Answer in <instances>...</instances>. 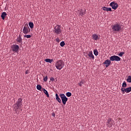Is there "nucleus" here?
Wrapping results in <instances>:
<instances>
[{"label": "nucleus", "mask_w": 131, "mask_h": 131, "mask_svg": "<svg viewBox=\"0 0 131 131\" xmlns=\"http://www.w3.org/2000/svg\"><path fill=\"white\" fill-rule=\"evenodd\" d=\"M127 82H131V76H128L127 78Z\"/></svg>", "instance_id": "25"}, {"label": "nucleus", "mask_w": 131, "mask_h": 131, "mask_svg": "<svg viewBox=\"0 0 131 131\" xmlns=\"http://www.w3.org/2000/svg\"><path fill=\"white\" fill-rule=\"evenodd\" d=\"M110 60L111 61H116L117 62H118L121 60V58L118 56L113 55L110 57Z\"/></svg>", "instance_id": "8"}, {"label": "nucleus", "mask_w": 131, "mask_h": 131, "mask_svg": "<svg viewBox=\"0 0 131 131\" xmlns=\"http://www.w3.org/2000/svg\"><path fill=\"white\" fill-rule=\"evenodd\" d=\"M59 97L61 98V101H62L63 105H66V102H67L68 101V98H67V97H66V96H65V94H60Z\"/></svg>", "instance_id": "6"}, {"label": "nucleus", "mask_w": 131, "mask_h": 131, "mask_svg": "<svg viewBox=\"0 0 131 131\" xmlns=\"http://www.w3.org/2000/svg\"><path fill=\"white\" fill-rule=\"evenodd\" d=\"M55 116H56V115H55V114H52V116L55 117Z\"/></svg>", "instance_id": "36"}, {"label": "nucleus", "mask_w": 131, "mask_h": 131, "mask_svg": "<svg viewBox=\"0 0 131 131\" xmlns=\"http://www.w3.org/2000/svg\"><path fill=\"white\" fill-rule=\"evenodd\" d=\"M23 32L24 34H28V33L30 32V28L28 26V24L25 25L23 30Z\"/></svg>", "instance_id": "5"}, {"label": "nucleus", "mask_w": 131, "mask_h": 131, "mask_svg": "<svg viewBox=\"0 0 131 131\" xmlns=\"http://www.w3.org/2000/svg\"><path fill=\"white\" fill-rule=\"evenodd\" d=\"M24 36L27 38H30L31 37V35H25Z\"/></svg>", "instance_id": "29"}, {"label": "nucleus", "mask_w": 131, "mask_h": 131, "mask_svg": "<svg viewBox=\"0 0 131 131\" xmlns=\"http://www.w3.org/2000/svg\"><path fill=\"white\" fill-rule=\"evenodd\" d=\"M45 61L48 62V63H51L53 62V59L47 58L45 59Z\"/></svg>", "instance_id": "23"}, {"label": "nucleus", "mask_w": 131, "mask_h": 131, "mask_svg": "<svg viewBox=\"0 0 131 131\" xmlns=\"http://www.w3.org/2000/svg\"><path fill=\"white\" fill-rule=\"evenodd\" d=\"M36 88L37 90H38V91H40V90H41V86H40V85H37Z\"/></svg>", "instance_id": "28"}, {"label": "nucleus", "mask_w": 131, "mask_h": 131, "mask_svg": "<svg viewBox=\"0 0 131 131\" xmlns=\"http://www.w3.org/2000/svg\"><path fill=\"white\" fill-rule=\"evenodd\" d=\"M94 54L96 56H98V55H99V52H98V50L97 49H95L94 50Z\"/></svg>", "instance_id": "22"}, {"label": "nucleus", "mask_w": 131, "mask_h": 131, "mask_svg": "<svg viewBox=\"0 0 131 131\" xmlns=\"http://www.w3.org/2000/svg\"><path fill=\"white\" fill-rule=\"evenodd\" d=\"M28 73H29V70L26 71V74H28Z\"/></svg>", "instance_id": "35"}, {"label": "nucleus", "mask_w": 131, "mask_h": 131, "mask_svg": "<svg viewBox=\"0 0 131 131\" xmlns=\"http://www.w3.org/2000/svg\"><path fill=\"white\" fill-rule=\"evenodd\" d=\"M50 80H51V81H54L55 80V79H54V77H51L50 78Z\"/></svg>", "instance_id": "34"}, {"label": "nucleus", "mask_w": 131, "mask_h": 131, "mask_svg": "<svg viewBox=\"0 0 131 131\" xmlns=\"http://www.w3.org/2000/svg\"><path fill=\"white\" fill-rule=\"evenodd\" d=\"M55 98L58 101V102H59L60 103H62V101L61 100V99L59 98V95H58V94H55Z\"/></svg>", "instance_id": "17"}, {"label": "nucleus", "mask_w": 131, "mask_h": 131, "mask_svg": "<svg viewBox=\"0 0 131 131\" xmlns=\"http://www.w3.org/2000/svg\"><path fill=\"white\" fill-rule=\"evenodd\" d=\"M53 32L54 33H56V34L59 35L60 33L62 32V30H61V28L59 26L57 25L54 28V30H53Z\"/></svg>", "instance_id": "7"}, {"label": "nucleus", "mask_w": 131, "mask_h": 131, "mask_svg": "<svg viewBox=\"0 0 131 131\" xmlns=\"http://www.w3.org/2000/svg\"><path fill=\"white\" fill-rule=\"evenodd\" d=\"M56 41L57 42H59V41H61V40H60V39L59 38H57L56 39Z\"/></svg>", "instance_id": "33"}, {"label": "nucleus", "mask_w": 131, "mask_h": 131, "mask_svg": "<svg viewBox=\"0 0 131 131\" xmlns=\"http://www.w3.org/2000/svg\"><path fill=\"white\" fill-rule=\"evenodd\" d=\"M85 10L79 9L78 10L77 13L79 17H83V15L85 14Z\"/></svg>", "instance_id": "11"}, {"label": "nucleus", "mask_w": 131, "mask_h": 131, "mask_svg": "<svg viewBox=\"0 0 131 131\" xmlns=\"http://www.w3.org/2000/svg\"><path fill=\"white\" fill-rule=\"evenodd\" d=\"M72 94H71V93H70V92H67L66 94V95L67 96V97H71V95H72Z\"/></svg>", "instance_id": "26"}, {"label": "nucleus", "mask_w": 131, "mask_h": 131, "mask_svg": "<svg viewBox=\"0 0 131 131\" xmlns=\"http://www.w3.org/2000/svg\"><path fill=\"white\" fill-rule=\"evenodd\" d=\"M103 64H104V65H105V67L107 68V67H109V66H110V64H111V60L107 59L103 63Z\"/></svg>", "instance_id": "13"}, {"label": "nucleus", "mask_w": 131, "mask_h": 131, "mask_svg": "<svg viewBox=\"0 0 131 131\" xmlns=\"http://www.w3.org/2000/svg\"><path fill=\"white\" fill-rule=\"evenodd\" d=\"M60 47H63L65 46V42L64 41H62L60 43Z\"/></svg>", "instance_id": "27"}, {"label": "nucleus", "mask_w": 131, "mask_h": 131, "mask_svg": "<svg viewBox=\"0 0 131 131\" xmlns=\"http://www.w3.org/2000/svg\"><path fill=\"white\" fill-rule=\"evenodd\" d=\"M103 11H110V12L112 11V10H111V8H107V7H103Z\"/></svg>", "instance_id": "19"}, {"label": "nucleus", "mask_w": 131, "mask_h": 131, "mask_svg": "<svg viewBox=\"0 0 131 131\" xmlns=\"http://www.w3.org/2000/svg\"><path fill=\"white\" fill-rule=\"evenodd\" d=\"M123 55H124V52H121L119 54V56L120 57H122V56H123Z\"/></svg>", "instance_id": "30"}, {"label": "nucleus", "mask_w": 131, "mask_h": 131, "mask_svg": "<svg viewBox=\"0 0 131 131\" xmlns=\"http://www.w3.org/2000/svg\"><path fill=\"white\" fill-rule=\"evenodd\" d=\"M121 91L122 92V94H128V93H130L131 92V86L128 88H121Z\"/></svg>", "instance_id": "9"}, {"label": "nucleus", "mask_w": 131, "mask_h": 131, "mask_svg": "<svg viewBox=\"0 0 131 131\" xmlns=\"http://www.w3.org/2000/svg\"><path fill=\"white\" fill-rule=\"evenodd\" d=\"M43 92L47 96V97H49V93H48V91H47L46 89H43Z\"/></svg>", "instance_id": "24"}, {"label": "nucleus", "mask_w": 131, "mask_h": 131, "mask_svg": "<svg viewBox=\"0 0 131 131\" xmlns=\"http://www.w3.org/2000/svg\"><path fill=\"white\" fill-rule=\"evenodd\" d=\"M113 125H114V120H112L111 118H109L106 121V126L108 127H112Z\"/></svg>", "instance_id": "4"}, {"label": "nucleus", "mask_w": 131, "mask_h": 131, "mask_svg": "<svg viewBox=\"0 0 131 131\" xmlns=\"http://www.w3.org/2000/svg\"><path fill=\"white\" fill-rule=\"evenodd\" d=\"M29 26L31 29L33 28L34 25L33 24V23L32 22H30L29 23Z\"/></svg>", "instance_id": "20"}, {"label": "nucleus", "mask_w": 131, "mask_h": 131, "mask_svg": "<svg viewBox=\"0 0 131 131\" xmlns=\"http://www.w3.org/2000/svg\"><path fill=\"white\" fill-rule=\"evenodd\" d=\"M19 46L17 45H13L11 46V49L13 52H15V53H18L19 52Z\"/></svg>", "instance_id": "10"}, {"label": "nucleus", "mask_w": 131, "mask_h": 131, "mask_svg": "<svg viewBox=\"0 0 131 131\" xmlns=\"http://www.w3.org/2000/svg\"><path fill=\"white\" fill-rule=\"evenodd\" d=\"M82 84H83V82L82 81H80V82L78 83L79 86H82Z\"/></svg>", "instance_id": "31"}, {"label": "nucleus", "mask_w": 131, "mask_h": 131, "mask_svg": "<svg viewBox=\"0 0 131 131\" xmlns=\"http://www.w3.org/2000/svg\"><path fill=\"white\" fill-rule=\"evenodd\" d=\"M110 6L112 7V9L114 10H116L118 8V4L115 2H112L110 4Z\"/></svg>", "instance_id": "12"}, {"label": "nucleus", "mask_w": 131, "mask_h": 131, "mask_svg": "<svg viewBox=\"0 0 131 131\" xmlns=\"http://www.w3.org/2000/svg\"><path fill=\"white\" fill-rule=\"evenodd\" d=\"M7 13L6 12H4L2 13L1 15V18L3 20H5V18L6 17V16H7Z\"/></svg>", "instance_id": "18"}, {"label": "nucleus", "mask_w": 131, "mask_h": 131, "mask_svg": "<svg viewBox=\"0 0 131 131\" xmlns=\"http://www.w3.org/2000/svg\"><path fill=\"white\" fill-rule=\"evenodd\" d=\"M64 65V61L62 60H58L55 64V66L58 70H61V69H63Z\"/></svg>", "instance_id": "2"}, {"label": "nucleus", "mask_w": 131, "mask_h": 131, "mask_svg": "<svg viewBox=\"0 0 131 131\" xmlns=\"http://www.w3.org/2000/svg\"><path fill=\"white\" fill-rule=\"evenodd\" d=\"M88 56L89 57L90 59H92L94 60L95 59V56L94 54H93V51H91L88 53Z\"/></svg>", "instance_id": "14"}, {"label": "nucleus", "mask_w": 131, "mask_h": 131, "mask_svg": "<svg viewBox=\"0 0 131 131\" xmlns=\"http://www.w3.org/2000/svg\"><path fill=\"white\" fill-rule=\"evenodd\" d=\"M121 25L119 23L115 24L114 25L111 26L112 29H113V31L119 32L122 29L121 28Z\"/></svg>", "instance_id": "3"}, {"label": "nucleus", "mask_w": 131, "mask_h": 131, "mask_svg": "<svg viewBox=\"0 0 131 131\" xmlns=\"http://www.w3.org/2000/svg\"><path fill=\"white\" fill-rule=\"evenodd\" d=\"M92 38L94 39V40H98L100 39V37L98 36L97 34H93L92 35Z\"/></svg>", "instance_id": "15"}, {"label": "nucleus", "mask_w": 131, "mask_h": 131, "mask_svg": "<svg viewBox=\"0 0 131 131\" xmlns=\"http://www.w3.org/2000/svg\"><path fill=\"white\" fill-rule=\"evenodd\" d=\"M48 80V76H46L45 77H43V81H47Z\"/></svg>", "instance_id": "32"}, {"label": "nucleus", "mask_w": 131, "mask_h": 131, "mask_svg": "<svg viewBox=\"0 0 131 131\" xmlns=\"http://www.w3.org/2000/svg\"><path fill=\"white\" fill-rule=\"evenodd\" d=\"M16 41L17 42H19V43H21V42H22V38L21 37L20 34H19L18 37H17L16 39Z\"/></svg>", "instance_id": "16"}, {"label": "nucleus", "mask_w": 131, "mask_h": 131, "mask_svg": "<svg viewBox=\"0 0 131 131\" xmlns=\"http://www.w3.org/2000/svg\"><path fill=\"white\" fill-rule=\"evenodd\" d=\"M22 99L21 98H19L17 100V101L15 104H14L13 105V110L15 111L16 113L17 114H19V112L17 111L18 109H21V107L22 106Z\"/></svg>", "instance_id": "1"}, {"label": "nucleus", "mask_w": 131, "mask_h": 131, "mask_svg": "<svg viewBox=\"0 0 131 131\" xmlns=\"http://www.w3.org/2000/svg\"><path fill=\"white\" fill-rule=\"evenodd\" d=\"M126 82H125V81H124L122 83V89H125V88H126Z\"/></svg>", "instance_id": "21"}]
</instances>
